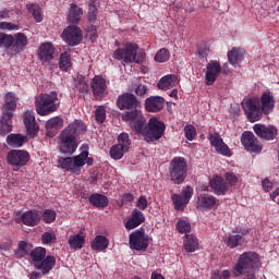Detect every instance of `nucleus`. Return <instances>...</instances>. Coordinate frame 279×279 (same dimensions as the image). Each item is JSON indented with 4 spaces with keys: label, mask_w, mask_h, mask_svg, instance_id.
<instances>
[{
    "label": "nucleus",
    "mask_w": 279,
    "mask_h": 279,
    "mask_svg": "<svg viewBox=\"0 0 279 279\" xmlns=\"http://www.w3.org/2000/svg\"><path fill=\"white\" fill-rule=\"evenodd\" d=\"M83 14L84 11L82 10V8L77 7V4L75 3H72L68 15L69 23H71L72 25H77Z\"/></svg>",
    "instance_id": "nucleus-36"
},
{
    "label": "nucleus",
    "mask_w": 279,
    "mask_h": 279,
    "mask_svg": "<svg viewBox=\"0 0 279 279\" xmlns=\"http://www.w3.org/2000/svg\"><path fill=\"white\" fill-rule=\"evenodd\" d=\"M76 88L80 93H88V83L86 82V77L78 76L76 81Z\"/></svg>",
    "instance_id": "nucleus-53"
},
{
    "label": "nucleus",
    "mask_w": 279,
    "mask_h": 279,
    "mask_svg": "<svg viewBox=\"0 0 279 279\" xmlns=\"http://www.w3.org/2000/svg\"><path fill=\"white\" fill-rule=\"evenodd\" d=\"M171 58V53L169 52V49L161 48L159 51L155 54V62H167Z\"/></svg>",
    "instance_id": "nucleus-44"
},
{
    "label": "nucleus",
    "mask_w": 279,
    "mask_h": 279,
    "mask_svg": "<svg viewBox=\"0 0 279 279\" xmlns=\"http://www.w3.org/2000/svg\"><path fill=\"white\" fill-rule=\"evenodd\" d=\"M165 108V99L160 96H150L145 100V110L147 112H160Z\"/></svg>",
    "instance_id": "nucleus-25"
},
{
    "label": "nucleus",
    "mask_w": 279,
    "mask_h": 279,
    "mask_svg": "<svg viewBox=\"0 0 279 279\" xmlns=\"http://www.w3.org/2000/svg\"><path fill=\"white\" fill-rule=\"evenodd\" d=\"M62 38L64 43L70 45V47H76V45H80V43H82V28L75 25H70L64 28L62 33Z\"/></svg>",
    "instance_id": "nucleus-13"
},
{
    "label": "nucleus",
    "mask_w": 279,
    "mask_h": 279,
    "mask_svg": "<svg viewBox=\"0 0 279 279\" xmlns=\"http://www.w3.org/2000/svg\"><path fill=\"white\" fill-rule=\"evenodd\" d=\"M241 142L246 151H251L253 154H260V151H263V146L258 145V138H256L252 132H244L242 134Z\"/></svg>",
    "instance_id": "nucleus-19"
},
{
    "label": "nucleus",
    "mask_w": 279,
    "mask_h": 279,
    "mask_svg": "<svg viewBox=\"0 0 279 279\" xmlns=\"http://www.w3.org/2000/svg\"><path fill=\"white\" fill-rule=\"evenodd\" d=\"M177 230L180 234H186L191 232V223L186 220L180 219L177 223Z\"/></svg>",
    "instance_id": "nucleus-50"
},
{
    "label": "nucleus",
    "mask_w": 279,
    "mask_h": 279,
    "mask_svg": "<svg viewBox=\"0 0 279 279\" xmlns=\"http://www.w3.org/2000/svg\"><path fill=\"white\" fill-rule=\"evenodd\" d=\"M63 132L68 133L70 136H73L74 138H77V136L86 132V124H84L82 121L76 120L68 128H65Z\"/></svg>",
    "instance_id": "nucleus-29"
},
{
    "label": "nucleus",
    "mask_w": 279,
    "mask_h": 279,
    "mask_svg": "<svg viewBox=\"0 0 279 279\" xmlns=\"http://www.w3.org/2000/svg\"><path fill=\"white\" fill-rule=\"evenodd\" d=\"M87 32L90 38H97V28L95 26H89Z\"/></svg>",
    "instance_id": "nucleus-62"
},
{
    "label": "nucleus",
    "mask_w": 279,
    "mask_h": 279,
    "mask_svg": "<svg viewBox=\"0 0 279 279\" xmlns=\"http://www.w3.org/2000/svg\"><path fill=\"white\" fill-rule=\"evenodd\" d=\"M205 83L207 86H213L217 82V77L221 75V63L217 60H211L206 65Z\"/></svg>",
    "instance_id": "nucleus-18"
},
{
    "label": "nucleus",
    "mask_w": 279,
    "mask_h": 279,
    "mask_svg": "<svg viewBox=\"0 0 279 279\" xmlns=\"http://www.w3.org/2000/svg\"><path fill=\"white\" fill-rule=\"evenodd\" d=\"M170 179L173 184H182L189 173V163L184 157H173L169 165Z\"/></svg>",
    "instance_id": "nucleus-8"
},
{
    "label": "nucleus",
    "mask_w": 279,
    "mask_h": 279,
    "mask_svg": "<svg viewBox=\"0 0 279 279\" xmlns=\"http://www.w3.org/2000/svg\"><path fill=\"white\" fill-rule=\"evenodd\" d=\"M175 82H178V76L175 74H168L159 80L157 86L160 90H169L175 86Z\"/></svg>",
    "instance_id": "nucleus-35"
},
{
    "label": "nucleus",
    "mask_w": 279,
    "mask_h": 279,
    "mask_svg": "<svg viewBox=\"0 0 279 279\" xmlns=\"http://www.w3.org/2000/svg\"><path fill=\"white\" fill-rule=\"evenodd\" d=\"M59 138L61 141V145H60L61 154H68L69 156L75 154V150L77 149L76 137H74L73 135H70L69 133H65V131H62Z\"/></svg>",
    "instance_id": "nucleus-15"
},
{
    "label": "nucleus",
    "mask_w": 279,
    "mask_h": 279,
    "mask_svg": "<svg viewBox=\"0 0 279 279\" xmlns=\"http://www.w3.org/2000/svg\"><path fill=\"white\" fill-rule=\"evenodd\" d=\"M29 153L23 149H11L7 154V162L14 171H21L29 162Z\"/></svg>",
    "instance_id": "nucleus-9"
},
{
    "label": "nucleus",
    "mask_w": 279,
    "mask_h": 279,
    "mask_svg": "<svg viewBox=\"0 0 279 279\" xmlns=\"http://www.w3.org/2000/svg\"><path fill=\"white\" fill-rule=\"evenodd\" d=\"M85 239L81 234L70 235L69 245L73 250H82L84 247Z\"/></svg>",
    "instance_id": "nucleus-41"
},
{
    "label": "nucleus",
    "mask_w": 279,
    "mask_h": 279,
    "mask_svg": "<svg viewBox=\"0 0 279 279\" xmlns=\"http://www.w3.org/2000/svg\"><path fill=\"white\" fill-rule=\"evenodd\" d=\"M14 45V36L2 34L0 35V47H4L5 49H10Z\"/></svg>",
    "instance_id": "nucleus-46"
},
{
    "label": "nucleus",
    "mask_w": 279,
    "mask_h": 279,
    "mask_svg": "<svg viewBox=\"0 0 279 279\" xmlns=\"http://www.w3.org/2000/svg\"><path fill=\"white\" fill-rule=\"evenodd\" d=\"M119 110H128L122 113V121H130L132 130L141 131L143 125V111H141V101L134 94L124 93L117 99Z\"/></svg>",
    "instance_id": "nucleus-1"
},
{
    "label": "nucleus",
    "mask_w": 279,
    "mask_h": 279,
    "mask_svg": "<svg viewBox=\"0 0 279 279\" xmlns=\"http://www.w3.org/2000/svg\"><path fill=\"white\" fill-rule=\"evenodd\" d=\"M209 142L213 147H215L217 154H221V156H227V158H230L232 156V151L230 150V147L223 143V138H221V135L219 133H214L209 135Z\"/></svg>",
    "instance_id": "nucleus-22"
},
{
    "label": "nucleus",
    "mask_w": 279,
    "mask_h": 279,
    "mask_svg": "<svg viewBox=\"0 0 279 279\" xmlns=\"http://www.w3.org/2000/svg\"><path fill=\"white\" fill-rule=\"evenodd\" d=\"M59 66L61 71H69L70 66H72L71 54L69 52L61 53Z\"/></svg>",
    "instance_id": "nucleus-43"
},
{
    "label": "nucleus",
    "mask_w": 279,
    "mask_h": 279,
    "mask_svg": "<svg viewBox=\"0 0 279 279\" xmlns=\"http://www.w3.org/2000/svg\"><path fill=\"white\" fill-rule=\"evenodd\" d=\"M209 186L215 195H226L230 187L222 177L216 175L209 181Z\"/></svg>",
    "instance_id": "nucleus-23"
},
{
    "label": "nucleus",
    "mask_w": 279,
    "mask_h": 279,
    "mask_svg": "<svg viewBox=\"0 0 279 279\" xmlns=\"http://www.w3.org/2000/svg\"><path fill=\"white\" fill-rule=\"evenodd\" d=\"M64 128V120L60 117L51 118L46 122L47 136L53 138L59 130Z\"/></svg>",
    "instance_id": "nucleus-26"
},
{
    "label": "nucleus",
    "mask_w": 279,
    "mask_h": 279,
    "mask_svg": "<svg viewBox=\"0 0 279 279\" xmlns=\"http://www.w3.org/2000/svg\"><path fill=\"white\" fill-rule=\"evenodd\" d=\"M40 219H43V214L39 210L33 209L25 211L21 217L15 218V222L34 228L40 223Z\"/></svg>",
    "instance_id": "nucleus-17"
},
{
    "label": "nucleus",
    "mask_w": 279,
    "mask_h": 279,
    "mask_svg": "<svg viewBox=\"0 0 279 279\" xmlns=\"http://www.w3.org/2000/svg\"><path fill=\"white\" fill-rule=\"evenodd\" d=\"M242 108L251 123H256L263 119V111L260 109V102L255 99L248 98L242 101Z\"/></svg>",
    "instance_id": "nucleus-12"
},
{
    "label": "nucleus",
    "mask_w": 279,
    "mask_h": 279,
    "mask_svg": "<svg viewBox=\"0 0 279 279\" xmlns=\"http://www.w3.org/2000/svg\"><path fill=\"white\" fill-rule=\"evenodd\" d=\"M125 151H129L128 148H124L121 144H116L110 148L109 154L113 160H121L125 156Z\"/></svg>",
    "instance_id": "nucleus-40"
},
{
    "label": "nucleus",
    "mask_w": 279,
    "mask_h": 279,
    "mask_svg": "<svg viewBox=\"0 0 279 279\" xmlns=\"http://www.w3.org/2000/svg\"><path fill=\"white\" fill-rule=\"evenodd\" d=\"M217 197L213 195H201L197 198V208L201 210H211L217 205Z\"/></svg>",
    "instance_id": "nucleus-28"
},
{
    "label": "nucleus",
    "mask_w": 279,
    "mask_h": 279,
    "mask_svg": "<svg viewBox=\"0 0 279 279\" xmlns=\"http://www.w3.org/2000/svg\"><path fill=\"white\" fill-rule=\"evenodd\" d=\"M118 145H121L124 149L130 150V145H132V141L130 140V134L121 133L118 136Z\"/></svg>",
    "instance_id": "nucleus-48"
},
{
    "label": "nucleus",
    "mask_w": 279,
    "mask_h": 279,
    "mask_svg": "<svg viewBox=\"0 0 279 279\" xmlns=\"http://www.w3.org/2000/svg\"><path fill=\"white\" fill-rule=\"evenodd\" d=\"M58 165L63 171H70L71 173H82V167H84V155H76L74 157H60Z\"/></svg>",
    "instance_id": "nucleus-10"
},
{
    "label": "nucleus",
    "mask_w": 279,
    "mask_h": 279,
    "mask_svg": "<svg viewBox=\"0 0 279 279\" xmlns=\"http://www.w3.org/2000/svg\"><path fill=\"white\" fill-rule=\"evenodd\" d=\"M108 245H110V241L106 236L96 235L90 247L95 252H104V250H108Z\"/></svg>",
    "instance_id": "nucleus-38"
},
{
    "label": "nucleus",
    "mask_w": 279,
    "mask_h": 279,
    "mask_svg": "<svg viewBox=\"0 0 279 279\" xmlns=\"http://www.w3.org/2000/svg\"><path fill=\"white\" fill-rule=\"evenodd\" d=\"M56 217H58V214H56V210L53 209H45L41 215L44 223H53Z\"/></svg>",
    "instance_id": "nucleus-47"
},
{
    "label": "nucleus",
    "mask_w": 279,
    "mask_h": 279,
    "mask_svg": "<svg viewBox=\"0 0 279 279\" xmlns=\"http://www.w3.org/2000/svg\"><path fill=\"white\" fill-rule=\"evenodd\" d=\"M24 143H27V135L21 133H11L7 136V144L9 147L20 148Z\"/></svg>",
    "instance_id": "nucleus-30"
},
{
    "label": "nucleus",
    "mask_w": 279,
    "mask_h": 279,
    "mask_svg": "<svg viewBox=\"0 0 279 279\" xmlns=\"http://www.w3.org/2000/svg\"><path fill=\"white\" fill-rule=\"evenodd\" d=\"M253 130L259 138H264V141H274L276 136H278V129L274 125H265V124H255Z\"/></svg>",
    "instance_id": "nucleus-21"
},
{
    "label": "nucleus",
    "mask_w": 279,
    "mask_h": 279,
    "mask_svg": "<svg viewBox=\"0 0 279 279\" xmlns=\"http://www.w3.org/2000/svg\"><path fill=\"white\" fill-rule=\"evenodd\" d=\"M197 53L199 58H206L208 56V49H206V47H198Z\"/></svg>",
    "instance_id": "nucleus-61"
},
{
    "label": "nucleus",
    "mask_w": 279,
    "mask_h": 279,
    "mask_svg": "<svg viewBox=\"0 0 279 279\" xmlns=\"http://www.w3.org/2000/svg\"><path fill=\"white\" fill-rule=\"evenodd\" d=\"M0 19H10V10L4 9L0 11Z\"/></svg>",
    "instance_id": "nucleus-63"
},
{
    "label": "nucleus",
    "mask_w": 279,
    "mask_h": 279,
    "mask_svg": "<svg viewBox=\"0 0 279 279\" xmlns=\"http://www.w3.org/2000/svg\"><path fill=\"white\" fill-rule=\"evenodd\" d=\"M184 134L187 141H194L195 136H197V130L192 124H189L184 128Z\"/></svg>",
    "instance_id": "nucleus-52"
},
{
    "label": "nucleus",
    "mask_w": 279,
    "mask_h": 279,
    "mask_svg": "<svg viewBox=\"0 0 279 279\" xmlns=\"http://www.w3.org/2000/svg\"><path fill=\"white\" fill-rule=\"evenodd\" d=\"M28 43L29 41L27 39V35L23 33H16L13 36V49L15 53H20V51H23V49L27 47Z\"/></svg>",
    "instance_id": "nucleus-32"
},
{
    "label": "nucleus",
    "mask_w": 279,
    "mask_h": 279,
    "mask_svg": "<svg viewBox=\"0 0 279 279\" xmlns=\"http://www.w3.org/2000/svg\"><path fill=\"white\" fill-rule=\"evenodd\" d=\"M145 123L146 120L143 116V123L140 128V131L133 130V132H135V134H142L146 143H154L156 141H160V138L165 136V131L167 130V125H165V122L158 120V118H150L148 121V126H146Z\"/></svg>",
    "instance_id": "nucleus-3"
},
{
    "label": "nucleus",
    "mask_w": 279,
    "mask_h": 279,
    "mask_svg": "<svg viewBox=\"0 0 279 279\" xmlns=\"http://www.w3.org/2000/svg\"><path fill=\"white\" fill-rule=\"evenodd\" d=\"M92 90L95 99L101 101L106 97V90H108V84L106 78L102 76L96 75L92 81Z\"/></svg>",
    "instance_id": "nucleus-20"
},
{
    "label": "nucleus",
    "mask_w": 279,
    "mask_h": 279,
    "mask_svg": "<svg viewBox=\"0 0 279 279\" xmlns=\"http://www.w3.org/2000/svg\"><path fill=\"white\" fill-rule=\"evenodd\" d=\"M220 276L222 279H230V276H232V274L230 272V270H223Z\"/></svg>",
    "instance_id": "nucleus-64"
},
{
    "label": "nucleus",
    "mask_w": 279,
    "mask_h": 279,
    "mask_svg": "<svg viewBox=\"0 0 279 279\" xmlns=\"http://www.w3.org/2000/svg\"><path fill=\"white\" fill-rule=\"evenodd\" d=\"M26 10L29 14H32L36 23H43V12L40 11V5L31 3L26 5Z\"/></svg>",
    "instance_id": "nucleus-39"
},
{
    "label": "nucleus",
    "mask_w": 279,
    "mask_h": 279,
    "mask_svg": "<svg viewBox=\"0 0 279 279\" xmlns=\"http://www.w3.org/2000/svg\"><path fill=\"white\" fill-rule=\"evenodd\" d=\"M1 112L0 136H7L12 132V119L14 118V112H16V97H14L13 93L10 92L5 95Z\"/></svg>",
    "instance_id": "nucleus-4"
},
{
    "label": "nucleus",
    "mask_w": 279,
    "mask_h": 279,
    "mask_svg": "<svg viewBox=\"0 0 279 279\" xmlns=\"http://www.w3.org/2000/svg\"><path fill=\"white\" fill-rule=\"evenodd\" d=\"M258 265H260V257L257 253L244 252L239 256L235 265L233 266L232 274L235 278L251 275L258 269Z\"/></svg>",
    "instance_id": "nucleus-2"
},
{
    "label": "nucleus",
    "mask_w": 279,
    "mask_h": 279,
    "mask_svg": "<svg viewBox=\"0 0 279 279\" xmlns=\"http://www.w3.org/2000/svg\"><path fill=\"white\" fill-rule=\"evenodd\" d=\"M136 206L140 210H147V198L145 196H140Z\"/></svg>",
    "instance_id": "nucleus-59"
},
{
    "label": "nucleus",
    "mask_w": 279,
    "mask_h": 279,
    "mask_svg": "<svg viewBox=\"0 0 279 279\" xmlns=\"http://www.w3.org/2000/svg\"><path fill=\"white\" fill-rule=\"evenodd\" d=\"M259 108L263 114H270V112H274V108H276V99L274 98V94H271V92H265L262 95Z\"/></svg>",
    "instance_id": "nucleus-24"
},
{
    "label": "nucleus",
    "mask_w": 279,
    "mask_h": 279,
    "mask_svg": "<svg viewBox=\"0 0 279 279\" xmlns=\"http://www.w3.org/2000/svg\"><path fill=\"white\" fill-rule=\"evenodd\" d=\"M147 90H149L147 85H144L143 83L135 84V95H137V97H145L147 95Z\"/></svg>",
    "instance_id": "nucleus-54"
},
{
    "label": "nucleus",
    "mask_w": 279,
    "mask_h": 279,
    "mask_svg": "<svg viewBox=\"0 0 279 279\" xmlns=\"http://www.w3.org/2000/svg\"><path fill=\"white\" fill-rule=\"evenodd\" d=\"M23 122L29 137L36 138L40 131V126L38 125V122H36V113L33 110L25 111L23 114Z\"/></svg>",
    "instance_id": "nucleus-14"
},
{
    "label": "nucleus",
    "mask_w": 279,
    "mask_h": 279,
    "mask_svg": "<svg viewBox=\"0 0 279 279\" xmlns=\"http://www.w3.org/2000/svg\"><path fill=\"white\" fill-rule=\"evenodd\" d=\"M141 223H145V215L143 211L134 209L132 211L131 218L125 223V228L126 230H134V228H138Z\"/></svg>",
    "instance_id": "nucleus-27"
},
{
    "label": "nucleus",
    "mask_w": 279,
    "mask_h": 279,
    "mask_svg": "<svg viewBox=\"0 0 279 279\" xmlns=\"http://www.w3.org/2000/svg\"><path fill=\"white\" fill-rule=\"evenodd\" d=\"M193 197V187L186 186L182 190L181 194H172L171 199L177 210H184V207Z\"/></svg>",
    "instance_id": "nucleus-16"
},
{
    "label": "nucleus",
    "mask_w": 279,
    "mask_h": 279,
    "mask_svg": "<svg viewBox=\"0 0 279 279\" xmlns=\"http://www.w3.org/2000/svg\"><path fill=\"white\" fill-rule=\"evenodd\" d=\"M262 186L266 193H269V191H271V189H274V183H271V181H269L268 179H265L262 182Z\"/></svg>",
    "instance_id": "nucleus-60"
},
{
    "label": "nucleus",
    "mask_w": 279,
    "mask_h": 279,
    "mask_svg": "<svg viewBox=\"0 0 279 279\" xmlns=\"http://www.w3.org/2000/svg\"><path fill=\"white\" fill-rule=\"evenodd\" d=\"M54 52H56V48H53V45L43 44L39 48L38 56L41 62H49L50 60H53Z\"/></svg>",
    "instance_id": "nucleus-31"
},
{
    "label": "nucleus",
    "mask_w": 279,
    "mask_h": 279,
    "mask_svg": "<svg viewBox=\"0 0 279 279\" xmlns=\"http://www.w3.org/2000/svg\"><path fill=\"white\" fill-rule=\"evenodd\" d=\"M244 58H245V50L241 48H232L228 52V60L232 64V66H236L239 62H243Z\"/></svg>",
    "instance_id": "nucleus-37"
},
{
    "label": "nucleus",
    "mask_w": 279,
    "mask_h": 279,
    "mask_svg": "<svg viewBox=\"0 0 279 279\" xmlns=\"http://www.w3.org/2000/svg\"><path fill=\"white\" fill-rule=\"evenodd\" d=\"M19 250L26 254H31L29 251L32 250V244L25 242V241H20L19 242Z\"/></svg>",
    "instance_id": "nucleus-58"
},
{
    "label": "nucleus",
    "mask_w": 279,
    "mask_h": 279,
    "mask_svg": "<svg viewBox=\"0 0 279 279\" xmlns=\"http://www.w3.org/2000/svg\"><path fill=\"white\" fill-rule=\"evenodd\" d=\"M60 108L58 104V93L50 92L49 94H39L35 98V110L39 117H49Z\"/></svg>",
    "instance_id": "nucleus-6"
},
{
    "label": "nucleus",
    "mask_w": 279,
    "mask_h": 279,
    "mask_svg": "<svg viewBox=\"0 0 279 279\" xmlns=\"http://www.w3.org/2000/svg\"><path fill=\"white\" fill-rule=\"evenodd\" d=\"M88 202L95 208H106V206H108L109 204L108 196L99 193H94L89 195Z\"/></svg>",
    "instance_id": "nucleus-34"
},
{
    "label": "nucleus",
    "mask_w": 279,
    "mask_h": 279,
    "mask_svg": "<svg viewBox=\"0 0 279 279\" xmlns=\"http://www.w3.org/2000/svg\"><path fill=\"white\" fill-rule=\"evenodd\" d=\"M82 155H84L83 167H84V165H87V167H93L95 159H93V157H88V150H83V151H81V154H78V156H82Z\"/></svg>",
    "instance_id": "nucleus-57"
},
{
    "label": "nucleus",
    "mask_w": 279,
    "mask_h": 279,
    "mask_svg": "<svg viewBox=\"0 0 279 279\" xmlns=\"http://www.w3.org/2000/svg\"><path fill=\"white\" fill-rule=\"evenodd\" d=\"M95 120L97 123H104L106 121V107L98 106L95 110Z\"/></svg>",
    "instance_id": "nucleus-51"
},
{
    "label": "nucleus",
    "mask_w": 279,
    "mask_h": 279,
    "mask_svg": "<svg viewBox=\"0 0 279 279\" xmlns=\"http://www.w3.org/2000/svg\"><path fill=\"white\" fill-rule=\"evenodd\" d=\"M98 5H99V2L95 0L89 1L87 19L90 23H95V21H97V14H99V10L97 9Z\"/></svg>",
    "instance_id": "nucleus-42"
},
{
    "label": "nucleus",
    "mask_w": 279,
    "mask_h": 279,
    "mask_svg": "<svg viewBox=\"0 0 279 279\" xmlns=\"http://www.w3.org/2000/svg\"><path fill=\"white\" fill-rule=\"evenodd\" d=\"M0 29L3 32H14L19 29V24H14L12 22H0Z\"/></svg>",
    "instance_id": "nucleus-55"
},
{
    "label": "nucleus",
    "mask_w": 279,
    "mask_h": 279,
    "mask_svg": "<svg viewBox=\"0 0 279 279\" xmlns=\"http://www.w3.org/2000/svg\"><path fill=\"white\" fill-rule=\"evenodd\" d=\"M57 236L56 232L48 231L41 234V242L44 245H51V243H56Z\"/></svg>",
    "instance_id": "nucleus-49"
},
{
    "label": "nucleus",
    "mask_w": 279,
    "mask_h": 279,
    "mask_svg": "<svg viewBox=\"0 0 279 279\" xmlns=\"http://www.w3.org/2000/svg\"><path fill=\"white\" fill-rule=\"evenodd\" d=\"M243 241V236H241L240 234H235V235H229L227 238V245L228 247H231V250H234V247H239V245H241V242Z\"/></svg>",
    "instance_id": "nucleus-45"
},
{
    "label": "nucleus",
    "mask_w": 279,
    "mask_h": 279,
    "mask_svg": "<svg viewBox=\"0 0 279 279\" xmlns=\"http://www.w3.org/2000/svg\"><path fill=\"white\" fill-rule=\"evenodd\" d=\"M147 54L145 52L138 53V45L136 44H126L124 48H118L113 52V60H122L125 64H143Z\"/></svg>",
    "instance_id": "nucleus-7"
},
{
    "label": "nucleus",
    "mask_w": 279,
    "mask_h": 279,
    "mask_svg": "<svg viewBox=\"0 0 279 279\" xmlns=\"http://www.w3.org/2000/svg\"><path fill=\"white\" fill-rule=\"evenodd\" d=\"M130 247L136 252H145L149 247V235L145 233V229L135 230L130 234Z\"/></svg>",
    "instance_id": "nucleus-11"
},
{
    "label": "nucleus",
    "mask_w": 279,
    "mask_h": 279,
    "mask_svg": "<svg viewBox=\"0 0 279 279\" xmlns=\"http://www.w3.org/2000/svg\"><path fill=\"white\" fill-rule=\"evenodd\" d=\"M183 247L187 253L197 252V250H199V240H197V236L193 234H185Z\"/></svg>",
    "instance_id": "nucleus-33"
},
{
    "label": "nucleus",
    "mask_w": 279,
    "mask_h": 279,
    "mask_svg": "<svg viewBox=\"0 0 279 279\" xmlns=\"http://www.w3.org/2000/svg\"><path fill=\"white\" fill-rule=\"evenodd\" d=\"M29 256L35 269L41 271L44 276H47L56 267V257L53 255H47V248L43 246L35 247L31 251Z\"/></svg>",
    "instance_id": "nucleus-5"
},
{
    "label": "nucleus",
    "mask_w": 279,
    "mask_h": 279,
    "mask_svg": "<svg viewBox=\"0 0 279 279\" xmlns=\"http://www.w3.org/2000/svg\"><path fill=\"white\" fill-rule=\"evenodd\" d=\"M225 178L230 186H235L236 182H239V177L234 172H226Z\"/></svg>",
    "instance_id": "nucleus-56"
}]
</instances>
